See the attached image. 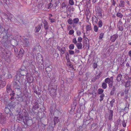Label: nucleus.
Returning <instances> with one entry per match:
<instances>
[{
	"instance_id": "obj_62",
	"label": "nucleus",
	"mask_w": 131,
	"mask_h": 131,
	"mask_svg": "<svg viewBox=\"0 0 131 131\" xmlns=\"http://www.w3.org/2000/svg\"><path fill=\"white\" fill-rule=\"evenodd\" d=\"M81 34V32L79 30H77V35L79 36Z\"/></svg>"
},
{
	"instance_id": "obj_15",
	"label": "nucleus",
	"mask_w": 131,
	"mask_h": 131,
	"mask_svg": "<svg viewBox=\"0 0 131 131\" xmlns=\"http://www.w3.org/2000/svg\"><path fill=\"white\" fill-rule=\"evenodd\" d=\"M125 3L124 1L121 0L119 4V7H124V6Z\"/></svg>"
},
{
	"instance_id": "obj_40",
	"label": "nucleus",
	"mask_w": 131,
	"mask_h": 131,
	"mask_svg": "<svg viewBox=\"0 0 131 131\" xmlns=\"http://www.w3.org/2000/svg\"><path fill=\"white\" fill-rule=\"evenodd\" d=\"M93 29L94 31L97 32L98 29V27L96 25H95L94 26Z\"/></svg>"
},
{
	"instance_id": "obj_12",
	"label": "nucleus",
	"mask_w": 131,
	"mask_h": 131,
	"mask_svg": "<svg viewBox=\"0 0 131 131\" xmlns=\"http://www.w3.org/2000/svg\"><path fill=\"white\" fill-rule=\"evenodd\" d=\"M20 74L21 76L26 75L27 77L28 73L26 71L24 70L21 71L20 72Z\"/></svg>"
},
{
	"instance_id": "obj_53",
	"label": "nucleus",
	"mask_w": 131,
	"mask_h": 131,
	"mask_svg": "<svg viewBox=\"0 0 131 131\" xmlns=\"http://www.w3.org/2000/svg\"><path fill=\"white\" fill-rule=\"evenodd\" d=\"M82 38L81 37H78V40L79 43H81V42L82 41Z\"/></svg>"
},
{
	"instance_id": "obj_23",
	"label": "nucleus",
	"mask_w": 131,
	"mask_h": 131,
	"mask_svg": "<svg viewBox=\"0 0 131 131\" xmlns=\"http://www.w3.org/2000/svg\"><path fill=\"white\" fill-rule=\"evenodd\" d=\"M24 50L23 49L21 48L19 52L18 55L20 57L22 56L24 54Z\"/></svg>"
},
{
	"instance_id": "obj_39",
	"label": "nucleus",
	"mask_w": 131,
	"mask_h": 131,
	"mask_svg": "<svg viewBox=\"0 0 131 131\" xmlns=\"http://www.w3.org/2000/svg\"><path fill=\"white\" fill-rule=\"evenodd\" d=\"M118 30H119L122 31L124 30L123 26H117Z\"/></svg>"
},
{
	"instance_id": "obj_44",
	"label": "nucleus",
	"mask_w": 131,
	"mask_h": 131,
	"mask_svg": "<svg viewBox=\"0 0 131 131\" xmlns=\"http://www.w3.org/2000/svg\"><path fill=\"white\" fill-rule=\"evenodd\" d=\"M74 31L73 30H69L68 34L69 35H71L74 34Z\"/></svg>"
},
{
	"instance_id": "obj_16",
	"label": "nucleus",
	"mask_w": 131,
	"mask_h": 131,
	"mask_svg": "<svg viewBox=\"0 0 131 131\" xmlns=\"http://www.w3.org/2000/svg\"><path fill=\"white\" fill-rule=\"evenodd\" d=\"M110 114L108 117V119L110 120H111L112 119V117L113 116V111L112 110L110 111Z\"/></svg>"
},
{
	"instance_id": "obj_38",
	"label": "nucleus",
	"mask_w": 131,
	"mask_h": 131,
	"mask_svg": "<svg viewBox=\"0 0 131 131\" xmlns=\"http://www.w3.org/2000/svg\"><path fill=\"white\" fill-rule=\"evenodd\" d=\"M115 101V100L114 99H112V100L110 101V104L111 105V107H113V105Z\"/></svg>"
},
{
	"instance_id": "obj_47",
	"label": "nucleus",
	"mask_w": 131,
	"mask_h": 131,
	"mask_svg": "<svg viewBox=\"0 0 131 131\" xmlns=\"http://www.w3.org/2000/svg\"><path fill=\"white\" fill-rule=\"evenodd\" d=\"M15 95V93H12L11 94H10V95L11 96V97L10 98V99L11 100H12L14 99V96Z\"/></svg>"
},
{
	"instance_id": "obj_35",
	"label": "nucleus",
	"mask_w": 131,
	"mask_h": 131,
	"mask_svg": "<svg viewBox=\"0 0 131 131\" xmlns=\"http://www.w3.org/2000/svg\"><path fill=\"white\" fill-rule=\"evenodd\" d=\"M126 121H125L123 119V121H122V126L123 127H125L126 126Z\"/></svg>"
},
{
	"instance_id": "obj_18",
	"label": "nucleus",
	"mask_w": 131,
	"mask_h": 131,
	"mask_svg": "<svg viewBox=\"0 0 131 131\" xmlns=\"http://www.w3.org/2000/svg\"><path fill=\"white\" fill-rule=\"evenodd\" d=\"M25 119H23V122L24 124L27 125V122L29 120V119L27 115L25 116Z\"/></svg>"
},
{
	"instance_id": "obj_33",
	"label": "nucleus",
	"mask_w": 131,
	"mask_h": 131,
	"mask_svg": "<svg viewBox=\"0 0 131 131\" xmlns=\"http://www.w3.org/2000/svg\"><path fill=\"white\" fill-rule=\"evenodd\" d=\"M104 90L100 88L98 90V93L99 94H102V93L103 92Z\"/></svg>"
},
{
	"instance_id": "obj_43",
	"label": "nucleus",
	"mask_w": 131,
	"mask_h": 131,
	"mask_svg": "<svg viewBox=\"0 0 131 131\" xmlns=\"http://www.w3.org/2000/svg\"><path fill=\"white\" fill-rule=\"evenodd\" d=\"M67 22L69 24L71 25L73 23V20L70 18L67 20Z\"/></svg>"
},
{
	"instance_id": "obj_17",
	"label": "nucleus",
	"mask_w": 131,
	"mask_h": 131,
	"mask_svg": "<svg viewBox=\"0 0 131 131\" xmlns=\"http://www.w3.org/2000/svg\"><path fill=\"white\" fill-rule=\"evenodd\" d=\"M41 24H40L38 25L35 28V31L36 32H38L41 28Z\"/></svg>"
},
{
	"instance_id": "obj_22",
	"label": "nucleus",
	"mask_w": 131,
	"mask_h": 131,
	"mask_svg": "<svg viewBox=\"0 0 131 131\" xmlns=\"http://www.w3.org/2000/svg\"><path fill=\"white\" fill-rule=\"evenodd\" d=\"M6 90L8 93H9L12 91V89L10 88V85H7L6 86Z\"/></svg>"
},
{
	"instance_id": "obj_36",
	"label": "nucleus",
	"mask_w": 131,
	"mask_h": 131,
	"mask_svg": "<svg viewBox=\"0 0 131 131\" xmlns=\"http://www.w3.org/2000/svg\"><path fill=\"white\" fill-rule=\"evenodd\" d=\"M124 77L126 80H130L131 79V77H129L128 75L127 74H125L124 75Z\"/></svg>"
},
{
	"instance_id": "obj_54",
	"label": "nucleus",
	"mask_w": 131,
	"mask_h": 131,
	"mask_svg": "<svg viewBox=\"0 0 131 131\" xmlns=\"http://www.w3.org/2000/svg\"><path fill=\"white\" fill-rule=\"evenodd\" d=\"M69 54L71 55L73 54L74 53V52L73 50H69Z\"/></svg>"
},
{
	"instance_id": "obj_9",
	"label": "nucleus",
	"mask_w": 131,
	"mask_h": 131,
	"mask_svg": "<svg viewBox=\"0 0 131 131\" xmlns=\"http://www.w3.org/2000/svg\"><path fill=\"white\" fill-rule=\"evenodd\" d=\"M6 55L5 57V59H9L10 56L11 55V52L10 51H8L6 53Z\"/></svg>"
},
{
	"instance_id": "obj_46",
	"label": "nucleus",
	"mask_w": 131,
	"mask_h": 131,
	"mask_svg": "<svg viewBox=\"0 0 131 131\" xmlns=\"http://www.w3.org/2000/svg\"><path fill=\"white\" fill-rule=\"evenodd\" d=\"M9 16L8 17V18L10 19L11 21H12V19L13 18H14V16L13 15L11 14H9Z\"/></svg>"
},
{
	"instance_id": "obj_11",
	"label": "nucleus",
	"mask_w": 131,
	"mask_h": 131,
	"mask_svg": "<svg viewBox=\"0 0 131 131\" xmlns=\"http://www.w3.org/2000/svg\"><path fill=\"white\" fill-rule=\"evenodd\" d=\"M97 90L95 89V88L92 90L91 94L92 95V97H95L96 96V92Z\"/></svg>"
},
{
	"instance_id": "obj_21",
	"label": "nucleus",
	"mask_w": 131,
	"mask_h": 131,
	"mask_svg": "<svg viewBox=\"0 0 131 131\" xmlns=\"http://www.w3.org/2000/svg\"><path fill=\"white\" fill-rule=\"evenodd\" d=\"M43 23L44 25V28L46 30H47L48 29V23L45 20L43 22Z\"/></svg>"
},
{
	"instance_id": "obj_8",
	"label": "nucleus",
	"mask_w": 131,
	"mask_h": 131,
	"mask_svg": "<svg viewBox=\"0 0 131 131\" xmlns=\"http://www.w3.org/2000/svg\"><path fill=\"white\" fill-rule=\"evenodd\" d=\"M118 36L117 35L114 34L111 37V40L112 42H114L117 38Z\"/></svg>"
},
{
	"instance_id": "obj_52",
	"label": "nucleus",
	"mask_w": 131,
	"mask_h": 131,
	"mask_svg": "<svg viewBox=\"0 0 131 131\" xmlns=\"http://www.w3.org/2000/svg\"><path fill=\"white\" fill-rule=\"evenodd\" d=\"M97 64L96 63H94L93 64V67L94 69L97 68Z\"/></svg>"
},
{
	"instance_id": "obj_29",
	"label": "nucleus",
	"mask_w": 131,
	"mask_h": 131,
	"mask_svg": "<svg viewBox=\"0 0 131 131\" xmlns=\"http://www.w3.org/2000/svg\"><path fill=\"white\" fill-rule=\"evenodd\" d=\"M102 86L103 89H106L107 87V83H106L105 82H103L102 83Z\"/></svg>"
},
{
	"instance_id": "obj_58",
	"label": "nucleus",
	"mask_w": 131,
	"mask_h": 131,
	"mask_svg": "<svg viewBox=\"0 0 131 131\" xmlns=\"http://www.w3.org/2000/svg\"><path fill=\"white\" fill-rule=\"evenodd\" d=\"M90 16H86V21L88 22H89V21L90 20Z\"/></svg>"
},
{
	"instance_id": "obj_63",
	"label": "nucleus",
	"mask_w": 131,
	"mask_h": 131,
	"mask_svg": "<svg viewBox=\"0 0 131 131\" xmlns=\"http://www.w3.org/2000/svg\"><path fill=\"white\" fill-rule=\"evenodd\" d=\"M0 49L2 53H3L5 51V49H4L2 47H1L0 48Z\"/></svg>"
},
{
	"instance_id": "obj_49",
	"label": "nucleus",
	"mask_w": 131,
	"mask_h": 131,
	"mask_svg": "<svg viewBox=\"0 0 131 131\" xmlns=\"http://www.w3.org/2000/svg\"><path fill=\"white\" fill-rule=\"evenodd\" d=\"M52 4L51 3H50L48 5V8L49 9H50L52 7Z\"/></svg>"
},
{
	"instance_id": "obj_25",
	"label": "nucleus",
	"mask_w": 131,
	"mask_h": 131,
	"mask_svg": "<svg viewBox=\"0 0 131 131\" xmlns=\"http://www.w3.org/2000/svg\"><path fill=\"white\" fill-rule=\"evenodd\" d=\"M122 75L121 74H118L117 76L116 80L118 82H119L121 80L122 78Z\"/></svg>"
},
{
	"instance_id": "obj_30",
	"label": "nucleus",
	"mask_w": 131,
	"mask_h": 131,
	"mask_svg": "<svg viewBox=\"0 0 131 131\" xmlns=\"http://www.w3.org/2000/svg\"><path fill=\"white\" fill-rule=\"evenodd\" d=\"M33 81V78L32 77H29L28 78V81L29 83H30L32 82Z\"/></svg>"
},
{
	"instance_id": "obj_2",
	"label": "nucleus",
	"mask_w": 131,
	"mask_h": 131,
	"mask_svg": "<svg viewBox=\"0 0 131 131\" xmlns=\"http://www.w3.org/2000/svg\"><path fill=\"white\" fill-rule=\"evenodd\" d=\"M105 83L108 84L109 88H111L112 87L114 83L113 78V77H111L110 78H106L104 80Z\"/></svg>"
},
{
	"instance_id": "obj_6",
	"label": "nucleus",
	"mask_w": 131,
	"mask_h": 131,
	"mask_svg": "<svg viewBox=\"0 0 131 131\" xmlns=\"http://www.w3.org/2000/svg\"><path fill=\"white\" fill-rule=\"evenodd\" d=\"M10 110L9 108L7 107H6L5 108V112L6 113L9 114L8 115L10 116L13 115V114L12 112H10Z\"/></svg>"
},
{
	"instance_id": "obj_14",
	"label": "nucleus",
	"mask_w": 131,
	"mask_h": 131,
	"mask_svg": "<svg viewBox=\"0 0 131 131\" xmlns=\"http://www.w3.org/2000/svg\"><path fill=\"white\" fill-rule=\"evenodd\" d=\"M16 103L15 102H12L9 104V107H10L11 108H14L16 106Z\"/></svg>"
},
{
	"instance_id": "obj_60",
	"label": "nucleus",
	"mask_w": 131,
	"mask_h": 131,
	"mask_svg": "<svg viewBox=\"0 0 131 131\" xmlns=\"http://www.w3.org/2000/svg\"><path fill=\"white\" fill-rule=\"evenodd\" d=\"M49 19L50 20V22L51 23L54 22L55 21V20L54 19L49 18Z\"/></svg>"
},
{
	"instance_id": "obj_3",
	"label": "nucleus",
	"mask_w": 131,
	"mask_h": 131,
	"mask_svg": "<svg viewBox=\"0 0 131 131\" xmlns=\"http://www.w3.org/2000/svg\"><path fill=\"white\" fill-rule=\"evenodd\" d=\"M96 14L98 18L102 17V9L99 6L95 7Z\"/></svg>"
},
{
	"instance_id": "obj_1",
	"label": "nucleus",
	"mask_w": 131,
	"mask_h": 131,
	"mask_svg": "<svg viewBox=\"0 0 131 131\" xmlns=\"http://www.w3.org/2000/svg\"><path fill=\"white\" fill-rule=\"evenodd\" d=\"M56 86L49 84V86L48 90L51 96L55 95L56 93Z\"/></svg>"
},
{
	"instance_id": "obj_37",
	"label": "nucleus",
	"mask_w": 131,
	"mask_h": 131,
	"mask_svg": "<svg viewBox=\"0 0 131 131\" xmlns=\"http://www.w3.org/2000/svg\"><path fill=\"white\" fill-rule=\"evenodd\" d=\"M104 33L101 32V33L99 36V39L100 40H102L104 36Z\"/></svg>"
},
{
	"instance_id": "obj_31",
	"label": "nucleus",
	"mask_w": 131,
	"mask_h": 131,
	"mask_svg": "<svg viewBox=\"0 0 131 131\" xmlns=\"http://www.w3.org/2000/svg\"><path fill=\"white\" fill-rule=\"evenodd\" d=\"M116 16L117 17L121 18H122L123 16V15L119 12H118L116 13Z\"/></svg>"
},
{
	"instance_id": "obj_32",
	"label": "nucleus",
	"mask_w": 131,
	"mask_h": 131,
	"mask_svg": "<svg viewBox=\"0 0 131 131\" xmlns=\"http://www.w3.org/2000/svg\"><path fill=\"white\" fill-rule=\"evenodd\" d=\"M35 105L33 106V108L34 110H36L38 108V104L37 102L35 103Z\"/></svg>"
},
{
	"instance_id": "obj_10",
	"label": "nucleus",
	"mask_w": 131,
	"mask_h": 131,
	"mask_svg": "<svg viewBox=\"0 0 131 131\" xmlns=\"http://www.w3.org/2000/svg\"><path fill=\"white\" fill-rule=\"evenodd\" d=\"M91 24L88 22V24L86 25V29L87 31H90L91 29Z\"/></svg>"
},
{
	"instance_id": "obj_51",
	"label": "nucleus",
	"mask_w": 131,
	"mask_h": 131,
	"mask_svg": "<svg viewBox=\"0 0 131 131\" xmlns=\"http://www.w3.org/2000/svg\"><path fill=\"white\" fill-rule=\"evenodd\" d=\"M123 23L122 22L121 20H119L118 23L117 24V26H123Z\"/></svg>"
},
{
	"instance_id": "obj_61",
	"label": "nucleus",
	"mask_w": 131,
	"mask_h": 131,
	"mask_svg": "<svg viewBox=\"0 0 131 131\" xmlns=\"http://www.w3.org/2000/svg\"><path fill=\"white\" fill-rule=\"evenodd\" d=\"M15 89L16 91V93H17L16 94L17 95H20L21 94V91L20 93L19 94H18L19 93V91L18 90H17V89Z\"/></svg>"
},
{
	"instance_id": "obj_5",
	"label": "nucleus",
	"mask_w": 131,
	"mask_h": 131,
	"mask_svg": "<svg viewBox=\"0 0 131 131\" xmlns=\"http://www.w3.org/2000/svg\"><path fill=\"white\" fill-rule=\"evenodd\" d=\"M13 85L15 89H17V90L19 91V93L18 94H20L21 93V90L17 83L16 81L14 82L13 83Z\"/></svg>"
},
{
	"instance_id": "obj_64",
	"label": "nucleus",
	"mask_w": 131,
	"mask_h": 131,
	"mask_svg": "<svg viewBox=\"0 0 131 131\" xmlns=\"http://www.w3.org/2000/svg\"><path fill=\"white\" fill-rule=\"evenodd\" d=\"M126 2L127 4L129 6H130V5L129 2L127 0L126 1Z\"/></svg>"
},
{
	"instance_id": "obj_45",
	"label": "nucleus",
	"mask_w": 131,
	"mask_h": 131,
	"mask_svg": "<svg viewBox=\"0 0 131 131\" xmlns=\"http://www.w3.org/2000/svg\"><path fill=\"white\" fill-rule=\"evenodd\" d=\"M18 117L19 118V121H21L23 118V117L22 115L21 114H19L18 115Z\"/></svg>"
},
{
	"instance_id": "obj_59",
	"label": "nucleus",
	"mask_w": 131,
	"mask_h": 131,
	"mask_svg": "<svg viewBox=\"0 0 131 131\" xmlns=\"http://www.w3.org/2000/svg\"><path fill=\"white\" fill-rule=\"evenodd\" d=\"M69 55L68 52L65 54V57L66 59H68L69 58Z\"/></svg>"
},
{
	"instance_id": "obj_50",
	"label": "nucleus",
	"mask_w": 131,
	"mask_h": 131,
	"mask_svg": "<svg viewBox=\"0 0 131 131\" xmlns=\"http://www.w3.org/2000/svg\"><path fill=\"white\" fill-rule=\"evenodd\" d=\"M72 42L74 44H75V45L76 44H77V41L76 39L75 38H73L72 40Z\"/></svg>"
},
{
	"instance_id": "obj_19",
	"label": "nucleus",
	"mask_w": 131,
	"mask_h": 131,
	"mask_svg": "<svg viewBox=\"0 0 131 131\" xmlns=\"http://www.w3.org/2000/svg\"><path fill=\"white\" fill-rule=\"evenodd\" d=\"M131 81L128 80L125 83V86L126 88H128L129 87L130 85Z\"/></svg>"
},
{
	"instance_id": "obj_27",
	"label": "nucleus",
	"mask_w": 131,
	"mask_h": 131,
	"mask_svg": "<svg viewBox=\"0 0 131 131\" xmlns=\"http://www.w3.org/2000/svg\"><path fill=\"white\" fill-rule=\"evenodd\" d=\"M53 121L54 125H55L59 121V119L58 117H55Z\"/></svg>"
},
{
	"instance_id": "obj_56",
	"label": "nucleus",
	"mask_w": 131,
	"mask_h": 131,
	"mask_svg": "<svg viewBox=\"0 0 131 131\" xmlns=\"http://www.w3.org/2000/svg\"><path fill=\"white\" fill-rule=\"evenodd\" d=\"M126 106L125 107V110H126V108H127L128 109H129V104L128 103H126Z\"/></svg>"
},
{
	"instance_id": "obj_48",
	"label": "nucleus",
	"mask_w": 131,
	"mask_h": 131,
	"mask_svg": "<svg viewBox=\"0 0 131 131\" xmlns=\"http://www.w3.org/2000/svg\"><path fill=\"white\" fill-rule=\"evenodd\" d=\"M69 4L71 5H73L74 4V3L73 0H69Z\"/></svg>"
},
{
	"instance_id": "obj_7",
	"label": "nucleus",
	"mask_w": 131,
	"mask_h": 131,
	"mask_svg": "<svg viewBox=\"0 0 131 131\" xmlns=\"http://www.w3.org/2000/svg\"><path fill=\"white\" fill-rule=\"evenodd\" d=\"M6 82L2 80V76L0 75V89L6 85Z\"/></svg>"
},
{
	"instance_id": "obj_24",
	"label": "nucleus",
	"mask_w": 131,
	"mask_h": 131,
	"mask_svg": "<svg viewBox=\"0 0 131 131\" xmlns=\"http://www.w3.org/2000/svg\"><path fill=\"white\" fill-rule=\"evenodd\" d=\"M66 51V49L65 47H63L61 48L60 51L61 52L60 55H61V54H64L65 52Z\"/></svg>"
},
{
	"instance_id": "obj_26",
	"label": "nucleus",
	"mask_w": 131,
	"mask_h": 131,
	"mask_svg": "<svg viewBox=\"0 0 131 131\" xmlns=\"http://www.w3.org/2000/svg\"><path fill=\"white\" fill-rule=\"evenodd\" d=\"M76 45L78 49H82V45L81 43H79L76 44Z\"/></svg>"
},
{
	"instance_id": "obj_42",
	"label": "nucleus",
	"mask_w": 131,
	"mask_h": 131,
	"mask_svg": "<svg viewBox=\"0 0 131 131\" xmlns=\"http://www.w3.org/2000/svg\"><path fill=\"white\" fill-rule=\"evenodd\" d=\"M74 45L73 44H71L69 46V49L70 50H73L74 49Z\"/></svg>"
},
{
	"instance_id": "obj_13",
	"label": "nucleus",
	"mask_w": 131,
	"mask_h": 131,
	"mask_svg": "<svg viewBox=\"0 0 131 131\" xmlns=\"http://www.w3.org/2000/svg\"><path fill=\"white\" fill-rule=\"evenodd\" d=\"M92 21L93 22H94L95 24H97V22L98 19L97 17L95 15L93 16L92 18Z\"/></svg>"
},
{
	"instance_id": "obj_20",
	"label": "nucleus",
	"mask_w": 131,
	"mask_h": 131,
	"mask_svg": "<svg viewBox=\"0 0 131 131\" xmlns=\"http://www.w3.org/2000/svg\"><path fill=\"white\" fill-rule=\"evenodd\" d=\"M79 21V19L78 18H75L73 20V24H77Z\"/></svg>"
},
{
	"instance_id": "obj_57",
	"label": "nucleus",
	"mask_w": 131,
	"mask_h": 131,
	"mask_svg": "<svg viewBox=\"0 0 131 131\" xmlns=\"http://www.w3.org/2000/svg\"><path fill=\"white\" fill-rule=\"evenodd\" d=\"M84 39L86 43L87 44L88 42H89L88 39L86 37H84Z\"/></svg>"
},
{
	"instance_id": "obj_55",
	"label": "nucleus",
	"mask_w": 131,
	"mask_h": 131,
	"mask_svg": "<svg viewBox=\"0 0 131 131\" xmlns=\"http://www.w3.org/2000/svg\"><path fill=\"white\" fill-rule=\"evenodd\" d=\"M29 43L27 39H26V41H25V42L24 43V44L25 46L27 47L28 46V44Z\"/></svg>"
},
{
	"instance_id": "obj_34",
	"label": "nucleus",
	"mask_w": 131,
	"mask_h": 131,
	"mask_svg": "<svg viewBox=\"0 0 131 131\" xmlns=\"http://www.w3.org/2000/svg\"><path fill=\"white\" fill-rule=\"evenodd\" d=\"M66 7H67L68 6H67V5L66 3L64 2L61 5L62 8V9H64Z\"/></svg>"
},
{
	"instance_id": "obj_28",
	"label": "nucleus",
	"mask_w": 131,
	"mask_h": 131,
	"mask_svg": "<svg viewBox=\"0 0 131 131\" xmlns=\"http://www.w3.org/2000/svg\"><path fill=\"white\" fill-rule=\"evenodd\" d=\"M97 25L99 28H101L102 26L103 23L101 20H100L99 21Z\"/></svg>"
},
{
	"instance_id": "obj_41",
	"label": "nucleus",
	"mask_w": 131,
	"mask_h": 131,
	"mask_svg": "<svg viewBox=\"0 0 131 131\" xmlns=\"http://www.w3.org/2000/svg\"><path fill=\"white\" fill-rule=\"evenodd\" d=\"M104 96L105 95L104 94H103L100 95V102L102 101L103 100V98Z\"/></svg>"
},
{
	"instance_id": "obj_4",
	"label": "nucleus",
	"mask_w": 131,
	"mask_h": 131,
	"mask_svg": "<svg viewBox=\"0 0 131 131\" xmlns=\"http://www.w3.org/2000/svg\"><path fill=\"white\" fill-rule=\"evenodd\" d=\"M6 118L3 114L0 113V123L3 124L6 123Z\"/></svg>"
}]
</instances>
